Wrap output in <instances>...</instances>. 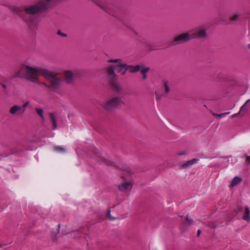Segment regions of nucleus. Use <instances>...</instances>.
<instances>
[{
    "instance_id": "nucleus-13",
    "label": "nucleus",
    "mask_w": 250,
    "mask_h": 250,
    "mask_svg": "<svg viewBox=\"0 0 250 250\" xmlns=\"http://www.w3.org/2000/svg\"><path fill=\"white\" fill-rule=\"evenodd\" d=\"M243 218L248 222H250V209L248 207L246 208L245 213L243 216Z\"/></svg>"
},
{
    "instance_id": "nucleus-17",
    "label": "nucleus",
    "mask_w": 250,
    "mask_h": 250,
    "mask_svg": "<svg viewBox=\"0 0 250 250\" xmlns=\"http://www.w3.org/2000/svg\"><path fill=\"white\" fill-rule=\"evenodd\" d=\"M50 116L52 122V124L53 125V128L56 129L57 127V122L55 119V117L53 113H50Z\"/></svg>"
},
{
    "instance_id": "nucleus-10",
    "label": "nucleus",
    "mask_w": 250,
    "mask_h": 250,
    "mask_svg": "<svg viewBox=\"0 0 250 250\" xmlns=\"http://www.w3.org/2000/svg\"><path fill=\"white\" fill-rule=\"evenodd\" d=\"M199 159L197 158H194L192 160H188L187 162H184L182 164V166L184 168L188 167H191L194 164H195L198 163Z\"/></svg>"
},
{
    "instance_id": "nucleus-30",
    "label": "nucleus",
    "mask_w": 250,
    "mask_h": 250,
    "mask_svg": "<svg viewBox=\"0 0 250 250\" xmlns=\"http://www.w3.org/2000/svg\"><path fill=\"white\" fill-rule=\"evenodd\" d=\"M219 115V114H216V113H213V115L214 116H215V117H219V116H218V115Z\"/></svg>"
},
{
    "instance_id": "nucleus-1",
    "label": "nucleus",
    "mask_w": 250,
    "mask_h": 250,
    "mask_svg": "<svg viewBox=\"0 0 250 250\" xmlns=\"http://www.w3.org/2000/svg\"><path fill=\"white\" fill-rule=\"evenodd\" d=\"M42 75L44 78L51 82L49 88L53 91H57L59 88L62 79H58L56 77V74L53 73L48 70L31 67L27 65H23L21 70L16 74V77L22 78L27 77L32 82H36L39 76Z\"/></svg>"
},
{
    "instance_id": "nucleus-18",
    "label": "nucleus",
    "mask_w": 250,
    "mask_h": 250,
    "mask_svg": "<svg viewBox=\"0 0 250 250\" xmlns=\"http://www.w3.org/2000/svg\"><path fill=\"white\" fill-rule=\"evenodd\" d=\"M149 69L148 67H146L141 69V73L143 75V78L146 79L147 77L146 73L149 71Z\"/></svg>"
},
{
    "instance_id": "nucleus-24",
    "label": "nucleus",
    "mask_w": 250,
    "mask_h": 250,
    "mask_svg": "<svg viewBox=\"0 0 250 250\" xmlns=\"http://www.w3.org/2000/svg\"><path fill=\"white\" fill-rule=\"evenodd\" d=\"M28 104H29V102H26L24 104V105H23V112L24 111L25 108L28 106Z\"/></svg>"
},
{
    "instance_id": "nucleus-31",
    "label": "nucleus",
    "mask_w": 250,
    "mask_h": 250,
    "mask_svg": "<svg viewBox=\"0 0 250 250\" xmlns=\"http://www.w3.org/2000/svg\"><path fill=\"white\" fill-rule=\"evenodd\" d=\"M3 87L5 88L6 86L5 85H3Z\"/></svg>"
},
{
    "instance_id": "nucleus-23",
    "label": "nucleus",
    "mask_w": 250,
    "mask_h": 250,
    "mask_svg": "<svg viewBox=\"0 0 250 250\" xmlns=\"http://www.w3.org/2000/svg\"><path fill=\"white\" fill-rule=\"evenodd\" d=\"M229 113V112L219 114L218 115V116L220 117H225V116L228 115Z\"/></svg>"
},
{
    "instance_id": "nucleus-32",
    "label": "nucleus",
    "mask_w": 250,
    "mask_h": 250,
    "mask_svg": "<svg viewBox=\"0 0 250 250\" xmlns=\"http://www.w3.org/2000/svg\"><path fill=\"white\" fill-rule=\"evenodd\" d=\"M249 47L250 48V44H249Z\"/></svg>"
},
{
    "instance_id": "nucleus-7",
    "label": "nucleus",
    "mask_w": 250,
    "mask_h": 250,
    "mask_svg": "<svg viewBox=\"0 0 250 250\" xmlns=\"http://www.w3.org/2000/svg\"><path fill=\"white\" fill-rule=\"evenodd\" d=\"M133 185V181L130 180L125 181V182L118 184L117 187L121 191H126L127 190L131 189Z\"/></svg>"
},
{
    "instance_id": "nucleus-27",
    "label": "nucleus",
    "mask_w": 250,
    "mask_h": 250,
    "mask_svg": "<svg viewBox=\"0 0 250 250\" xmlns=\"http://www.w3.org/2000/svg\"><path fill=\"white\" fill-rule=\"evenodd\" d=\"M58 33L59 35H61L62 36H65V35L62 33L61 31H58Z\"/></svg>"
},
{
    "instance_id": "nucleus-11",
    "label": "nucleus",
    "mask_w": 250,
    "mask_h": 250,
    "mask_svg": "<svg viewBox=\"0 0 250 250\" xmlns=\"http://www.w3.org/2000/svg\"><path fill=\"white\" fill-rule=\"evenodd\" d=\"M110 84L115 91L120 93L122 91V87L120 84L116 82H112Z\"/></svg>"
},
{
    "instance_id": "nucleus-6",
    "label": "nucleus",
    "mask_w": 250,
    "mask_h": 250,
    "mask_svg": "<svg viewBox=\"0 0 250 250\" xmlns=\"http://www.w3.org/2000/svg\"><path fill=\"white\" fill-rule=\"evenodd\" d=\"M192 36L194 38H203L206 36V28L205 27H201L196 29L193 31H191Z\"/></svg>"
},
{
    "instance_id": "nucleus-29",
    "label": "nucleus",
    "mask_w": 250,
    "mask_h": 250,
    "mask_svg": "<svg viewBox=\"0 0 250 250\" xmlns=\"http://www.w3.org/2000/svg\"><path fill=\"white\" fill-rule=\"evenodd\" d=\"M201 234V230L198 229L197 231V236H199Z\"/></svg>"
},
{
    "instance_id": "nucleus-4",
    "label": "nucleus",
    "mask_w": 250,
    "mask_h": 250,
    "mask_svg": "<svg viewBox=\"0 0 250 250\" xmlns=\"http://www.w3.org/2000/svg\"><path fill=\"white\" fill-rule=\"evenodd\" d=\"M117 72L121 75H125L127 71L133 73L138 71L141 69V66L139 65L136 66L127 65L125 64H119L115 66Z\"/></svg>"
},
{
    "instance_id": "nucleus-22",
    "label": "nucleus",
    "mask_w": 250,
    "mask_h": 250,
    "mask_svg": "<svg viewBox=\"0 0 250 250\" xmlns=\"http://www.w3.org/2000/svg\"><path fill=\"white\" fill-rule=\"evenodd\" d=\"M186 219L187 221L188 222L189 224H191L193 222V220L190 218H189L188 215H187Z\"/></svg>"
},
{
    "instance_id": "nucleus-9",
    "label": "nucleus",
    "mask_w": 250,
    "mask_h": 250,
    "mask_svg": "<svg viewBox=\"0 0 250 250\" xmlns=\"http://www.w3.org/2000/svg\"><path fill=\"white\" fill-rule=\"evenodd\" d=\"M64 80L68 83L73 82L74 75L70 71H66L64 72Z\"/></svg>"
},
{
    "instance_id": "nucleus-2",
    "label": "nucleus",
    "mask_w": 250,
    "mask_h": 250,
    "mask_svg": "<svg viewBox=\"0 0 250 250\" xmlns=\"http://www.w3.org/2000/svg\"><path fill=\"white\" fill-rule=\"evenodd\" d=\"M51 0H41L37 4L30 6L25 9V15L24 20L28 22L29 26H33L36 20L32 17L33 15L39 12H42L46 10L48 5Z\"/></svg>"
},
{
    "instance_id": "nucleus-25",
    "label": "nucleus",
    "mask_w": 250,
    "mask_h": 250,
    "mask_svg": "<svg viewBox=\"0 0 250 250\" xmlns=\"http://www.w3.org/2000/svg\"><path fill=\"white\" fill-rule=\"evenodd\" d=\"M250 101V99H249V100H248L245 102V103L244 104V105L241 107V110H242V109L244 107V106H246V104H248Z\"/></svg>"
},
{
    "instance_id": "nucleus-3",
    "label": "nucleus",
    "mask_w": 250,
    "mask_h": 250,
    "mask_svg": "<svg viewBox=\"0 0 250 250\" xmlns=\"http://www.w3.org/2000/svg\"><path fill=\"white\" fill-rule=\"evenodd\" d=\"M124 104V102L123 98L115 97L103 102L102 106L104 109L111 111Z\"/></svg>"
},
{
    "instance_id": "nucleus-16",
    "label": "nucleus",
    "mask_w": 250,
    "mask_h": 250,
    "mask_svg": "<svg viewBox=\"0 0 250 250\" xmlns=\"http://www.w3.org/2000/svg\"><path fill=\"white\" fill-rule=\"evenodd\" d=\"M55 150L56 152H59V153H65L66 151V149L63 147L61 146H55Z\"/></svg>"
},
{
    "instance_id": "nucleus-5",
    "label": "nucleus",
    "mask_w": 250,
    "mask_h": 250,
    "mask_svg": "<svg viewBox=\"0 0 250 250\" xmlns=\"http://www.w3.org/2000/svg\"><path fill=\"white\" fill-rule=\"evenodd\" d=\"M192 36V35L191 32L190 33H185L176 36L175 38L174 41L178 43L185 42L193 39Z\"/></svg>"
},
{
    "instance_id": "nucleus-19",
    "label": "nucleus",
    "mask_w": 250,
    "mask_h": 250,
    "mask_svg": "<svg viewBox=\"0 0 250 250\" xmlns=\"http://www.w3.org/2000/svg\"><path fill=\"white\" fill-rule=\"evenodd\" d=\"M37 113L42 117V120H44V118L43 116V110L42 109H37Z\"/></svg>"
},
{
    "instance_id": "nucleus-21",
    "label": "nucleus",
    "mask_w": 250,
    "mask_h": 250,
    "mask_svg": "<svg viewBox=\"0 0 250 250\" xmlns=\"http://www.w3.org/2000/svg\"><path fill=\"white\" fill-rule=\"evenodd\" d=\"M238 17H239V15H238V14H234V15H233V16L231 17V20H233V21H235V20H236L237 19V18H238Z\"/></svg>"
},
{
    "instance_id": "nucleus-8",
    "label": "nucleus",
    "mask_w": 250,
    "mask_h": 250,
    "mask_svg": "<svg viewBox=\"0 0 250 250\" xmlns=\"http://www.w3.org/2000/svg\"><path fill=\"white\" fill-rule=\"evenodd\" d=\"M115 66L110 65L106 68V73L108 75L109 78L113 81L117 79V76L115 73L114 69Z\"/></svg>"
},
{
    "instance_id": "nucleus-26",
    "label": "nucleus",
    "mask_w": 250,
    "mask_h": 250,
    "mask_svg": "<svg viewBox=\"0 0 250 250\" xmlns=\"http://www.w3.org/2000/svg\"><path fill=\"white\" fill-rule=\"evenodd\" d=\"M178 155H183L186 154L185 152H179L177 154Z\"/></svg>"
},
{
    "instance_id": "nucleus-14",
    "label": "nucleus",
    "mask_w": 250,
    "mask_h": 250,
    "mask_svg": "<svg viewBox=\"0 0 250 250\" xmlns=\"http://www.w3.org/2000/svg\"><path fill=\"white\" fill-rule=\"evenodd\" d=\"M163 86L164 89V91L166 94H167L170 91V87L169 84L167 81H164L163 82Z\"/></svg>"
},
{
    "instance_id": "nucleus-28",
    "label": "nucleus",
    "mask_w": 250,
    "mask_h": 250,
    "mask_svg": "<svg viewBox=\"0 0 250 250\" xmlns=\"http://www.w3.org/2000/svg\"><path fill=\"white\" fill-rule=\"evenodd\" d=\"M239 113H236V114H233L232 116H231V117L232 118H234V117H236L237 116H238V115L239 114Z\"/></svg>"
},
{
    "instance_id": "nucleus-20",
    "label": "nucleus",
    "mask_w": 250,
    "mask_h": 250,
    "mask_svg": "<svg viewBox=\"0 0 250 250\" xmlns=\"http://www.w3.org/2000/svg\"><path fill=\"white\" fill-rule=\"evenodd\" d=\"M108 62H114V63H118L121 62V59H110L108 60Z\"/></svg>"
},
{
    "instance_id": "nucleus-15",
    "label": "nucleus",
    "mask_w": 250,
    "mask_h": 250,
    "mask_svg": "<svg viewBox=\"0 0 250 250\" xmlns=\"http://www.w3.org/2000/svg\"><path fill=\"white\" fill-rule=\"evenodd\" d=\"M21 109V107L18 105H14L12 106L10 110V112L12 114H14L16 113L18 110Z\"/></svg>"
},
{
    "instance_id": "nucleus-12",
    "label": "nucleus",
    "mask_w": 250,
    "mask_h": 250,
    "mask_svg": "<svg viewBox=\"0 0 250 250\" xmlns=\"http://www.w3.org/2000/svg\"><path fill=\"white\" fill-rule=\"evenodd\" d=\"M241 181H242L241 178L238 177V176H235L232 180V181L231 182L230 186L231 187H234V186H236L237 185H238L239 183H240Z\"/></svg>"
}]
</instances>
